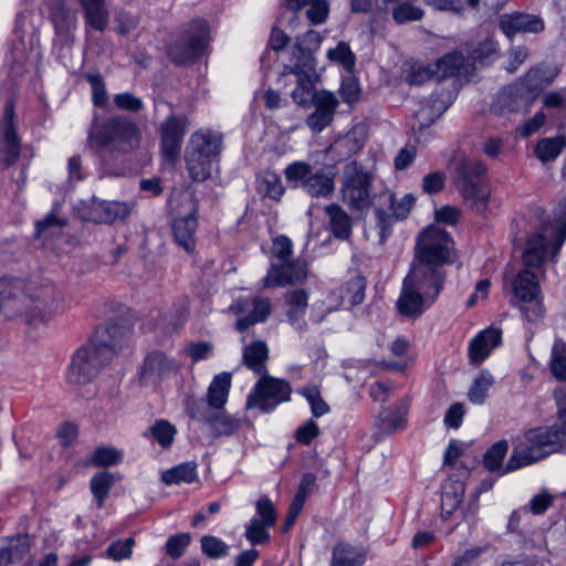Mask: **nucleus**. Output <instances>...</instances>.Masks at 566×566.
<instances>
[{
    "label": "nucleus",
    "instance_id": "obj_1",
    "mask_svg": "<svg viewBox=\"0 0 566 566\" xmlns=\"http://www.w3.org/2000/svg\"><path fill=\"white\" fill-rule=\"evenodd\" d=\"M560 422L558 426L539 427L525 432L505 465L503 460L509 451L507 441L500 440L493 443L483 457L485 469L503 475L528 467L551 453L566 451V411L560 413Z\"/></svg>",
    "mask_w": 566,
    "mask_h": 566
},
{
    "label": "nucleus",
    "instance_id": "obj_2",
    "mask_svg": "<svg viewBox=\"0 0 566 566\" xmlns=\"http://www.w3.org/2000/svg\"><path fill=\"white\" fill-rule=\"evenodd\" d=\"M61 301V293L50 280L0 279V311L8 318L24 316L29 323H44L52 318Z\"/></svg>",
    "mask_w": 566,
    "mask_h": 566
},
{
    "label": "nucleus",
    "instance_id": "obj_3",
    "mask_svg": "<svg viewBox=\"0 0 566 566\" xmlns=\"http://www.w3.org/2000/svg\"><path fill=\"white\" fill-rule=\"evenodd\" d=\"M140 132L126 117L107 119L97 133H91L87 144L104 163H112L138 147Z\"/></svg>",
    "mask_w": 566,
    "mask_h": 566
},
{
    "label": "nucleus",
    "instance_id": "obj_4",
    "mask_svg": "<svg viewBox=\"0 0 566 566\" xmlns=\"http://www.w3.org/2000/svg\"><path fill=\"white\" fill-rule=\"evenodd\" d=\"M222 145V134L210 128H200L190 136L185 150V161L189 177L193 181L201 182L211 177Z\"/></svg>",
    "mask_w": 566,
    "mask_h": 566
},
{
    "label": "nucleus",
    "instance_id": "obj_5",
    "mask_svg": "<svg viewBox=\"0 0 566 566\" xmlns=\"http://www.w3.org/2000/svg\"><path fill=\"white\" fill-rule=\"evenodd\" d=\"M340 195L350 211L368 210L374 200L373 175L356 160L346 164L340 177Z\"/></svg>",
    "mask_w": 566,
    "mask_h": 566
},
{
    "label": "nucleus",
    "instance_id": "obj_6",
    "mask_svg": "<svg viewBox=\"0 0 566 566\" xmlns=\"http://www.w3.org/2000/svg\"><path fill=\"white\" fill-rule=\"evenodd\" d=\"M284 176L286 181L292 182L294 187L301 185L311 197L326 198L335 189L336 171L333 166L314 171L308 163L293 161L285 167Z\"/></svg>",
    "mask_w": 566,
    "mask_h": 566
},
{
    "label": "nucleus",
    "instance_id": "obj_7",
    "mask_svg": "<svg viewBox=\"0 0 566 566\" xmlns=\"http://www.w3.org/2000/svg\"><path fill=\"white\" fill-rule=\"evenodd\" d=\"M455 171V186L465 202L478 212L484 211L489 198V191L483 185L485 166L474 159H464L458 163Z\"/></svg>",
    "mask_w": 566,
    "mask_h": 566
},
{
    "label": "nucleus",
    "instance_id": "obj_8",
    "mask_svg": "<svg viewBox=\"0 0 566 566\" xmlns=\"http://www.w3.org/2000/svg\"><path fill=\"white\" fill-rule=\"evenodd\" d=\"M452 249L450 234L439 227L430 226L417 237L413 260L443 269L450 261Z\"/></svg>",
    "mask_w": 566,
    "mask_h": 566
},
{
    "label": "nucleus",
    "instance_id": "obj_9",
    "mask_svg": "<svg viewBox=\"0 0 566 566\" xmlns=\"http://www.w3.org/2000/svg\"><path fill=\"white\" fill-rule=\"evenodd\" d=\"M292 388L289 381L262 375L247 397V408H258L262 412L274 410L291 399Z\"/></svg>",
    "mask_w": 566,
    "mask_h": 566
},
{
    "label": "nucleus",
    "instance_id": "obj_10",
    "mask_svg": "<svg viewBox=\"0 0 566 566\" xmlns=\"http://www.w3.org/2000/svg\"><path fill=\"white\" fill-rule=\"evenodd\" d=\"M208 40V23L202 19H195L184 34L169 45L168 54L178 64L192 61L203 53Z\"/></svg>",
    "mask_w": 566,
    "mask_h": 566
},
{
    "label": "nucleus",
    "instance_id": "obj_11",
    "mask_svg": "<svg viewBox=\"0 0 566 566\" xmlns=\"http://www.w3.org/2000/svg\"><path fill=\"white\" fill-rule=\"evenodd\" d=\"M536 96L526 78H518L515 82L504 86L496 95L492 105L494 113L499 115H510L513 113L527 112Z\"/></svg>",
    "mask_w": 566,
    "mask_h": 566
},
{
    "label": "nucleus",
    "instance_id": "obj_12",
    "mask_svg": "<svg viewBox=\"0 0 566 566\" xmlns=\"http://www.w3.org/2000/svg\"><path fill=\"white\" fill-rule=\"evenodd\" d=\"M109 359L91 342L78 348L72 357L67 380L72 384H87L95 378Z\"/></svg>",
    "mask_w": 566,
    "mask_h": 566
},
{
    "label": "nucleus",
    "instance_id": "obj_13",
    "mask_svg": "<svg viewBox=\"0 0 566 566\" xmlns=\"http://www.w3.org/2000/svg\"><path fill=\"white\" fill-rule=\"evenodd\" d=\"M446 276L444 269L412 260L403 282L423 293L427 298L436 301L443 289Z\"/></svg>",
    "mask_w": 566,
    "mask_h": 566
},
{
    "label": "nucleus",
    "instance_id": "obj_14",
    "mask_svg": "<svg viewBox=\"0 0 566 566\" xmlns=\"http://www.w3.org/2000/svg\"><path fill=\"white\" fill-rule=\"evenodd\" d=\"M512 292L516 301L533 306V308H528L526 305L521 307L528 321H535L542 316L543 308L538 300L539 283L532 271L526 269L515 276L512 283Z\"/></svg>",
    "mask_w": 566,
    "mask_h": 566
},
{
    "label": "nucleus",
    "instance_id": "obj_15",
    "mask_svg": "<svg viewBox=\"0 0 566 566\" xmlns=\"http://www.w3.org/2000/svg\"><path fill=\"white\" fill-rule=\"evenodd\" d=\"M20 149L14 104L12 101H8L4 105L0 129V161L6 167L13 165L19 159Z\"/></svg>",
    "mask_w": 566,
    "mask_h": 566
},
{
    "label": "nucleus",
    "instance_id": "obj_16",
    "mask_svg": "<svg viewBox=\"0 0 566 566\" xmlns=\"http://www.w3.org/2000/svg\"><path fill=\"white\" fill-rule=\"evenodd\" d=\"M255 510L258 516L247 525L244 536L252 545H260L269 542L268 528L276 523V512L268 496H261L256 501Z\"/></svg>",
    "mask_w": 566,
    "mask_h": 566
},
{
    "label": "nucleus",
    "instance_id": "obj_17",
    "mask_svg": "<svg viewBox=\"0 0 566 566\" xmlns=\"http://www.w3.org/2000/svg\"><path fill=\"white\" fill-rule=\"evenodd\" d=\"M294 74L296 76V87L292 92L293 101L304 107L312 106L321 92L314 87L315 65H285L282 75Z\"/></svg>",
    "mask_w": 566,
    "mask_h": 566
},
{
    "label": "nucleus",
    "instance_id": "obj_18",
    "mask_svg": "<svg viewBox=\"0 0 566 566\" xmlns=\"http://www.w3.org/2000/svg\"><path fill=\"white\" fill-rule=\"evenodd\" d=\"M187 119L185 117L169 116L160 125L161 151L166 160L174 164L180 154L181 144L186 134Z\"/></svg>",
    "mask_w": 566,
    "mask_h": 566
},
{
    "label": "nucleus",
    "instance_id": "obj_19",
    "mask_svg": "<svg viewBox=\"0 0 566 566\" xmlns=\"http://www.w3.org/2000/svg\"><path fill=\"white\" fill-rule=\"evenodd\" d=\"M190 416L198 421L207 422L216 438L233 434L242 424V419L228 413L223 408L201 412L198 406L190 410Z\"/></svg>",
    "mask_w": 566,
    "mask_h": 566
},
{
    "label": "nucleus",
    "instance_id": "obj_20",
    "mask_svg": "<svg viewBox=\"0 0 566 566\" xmlns=\"http://www.w3.org/2000/svg\"><path fill=\"white\" fill-rule=\"evenodd\" d=\"M307 275V264L304 260H289L283 264H272L268 276L263 279L264 286L295 284Z\"/></svg>",
    "mask_w": 566,
    "mask_h": 566
},
{
    "label": "nucleus",
    "instance_id": "obj_21",
    "mask_svg": "<svg viewBox=\"0 0 566 566\" xmlns=\"http://www.w3.org/2000/svg\"><path fill=\"white\" fill-rule=\"evenodd\" d=\"M134 206L123 201L93 199L88 208V220L95 223L123 221L130 214Z\"/></svg>",
    "mask_w": 566,
    "mask_h": 566
},
{
    "label": "nucleus",
    "instance_id": "obj_22",
    "mask_svg": "<svg viewBox=\"0 0 566 566\" xmlns=\"http://www.w3.org/2000/svg\"><path fill=\"white\" fill-rule=\"evenodd\" d=\"M423 293L402 281L401 292L396 302L399 314L407 318L420 317L432 304Z\"/></svg>",
    "mask_w": 566,
    "mask_h": 566
},
{
    "label": "nucleus",
    "instance_id": "obj_23",
    "mask_svg": "<svg viewBox=\"0 0 566 566\" xmlns=\"http://www.w3.org/2000/svg\"><path fill=\"white\" fill-rule=\"evenodd\" d=\"M129 337V331L118 324L101 326L95 331L94 337L90 340L98 350L106 354L111 360L114 353L120 349Z\"/></svg>",
    "mask_w": 566,
    "mask_h": 566
},
{
    "label": "nucleus",
    "instance_id": "obj_24",
    "mask_svg": "<svg viewBox=\"0 0 566 566\" xmlns=\"http://www.w3.org/2000/svg\"><path fill=\"white\" fill-rule=\"evenodd\" d=\"M366 133L363 127H355L345 135L339 136L324 151L331 154L333 159L342 161L357 154L365 145Z\"/></svg>",
    "mask_w": 566,
    "mask_h": 566
},
{
    "label": "nucleus",
    "instance_id": "obj_25",
    "mask_svg": "<svg viewBox=\"0 0 566 566\" xmlns=\"http://www.w3.org/2000/svg\"><path fill=\"white\" fill-rule=\"evenodd\" d=\"M176 369L174 360L163 352H151L145 359L140 369V380L145 385L156 384Z\"/></svg>",
    "mask_w": 566,
    "mask_h": 566
},
{
    "label": "nucleus",
    "instance_id": "obj_26",
    "mask_svg": "<svg viewBox=\"0 0 566 566\" xmlns=\"http://www.w3.org/2000/svg\"><path fill=\"white\" fill-rule=\"evenodd\" d=\"M196 212V206L191 203L186 216L177 217L172 222L175 240L187 252H192L196 247V232L198 228Z\"/></svg>",
    "mask_w": 566,
    "mask_h": 566
},
{
    "label": "nucleus",
    "instance_id": "obj_27",
    "mask_svg": "<svg viewBox=\"0 0 566 566\" xmlns=\"http://www.w3.org/2000/svg\"><path fill=\"white\" fill-rule=\"evenodd\" d=\"M312 105L315 111L308 116L307 125L312 130L321 132L333 120L338 99L333 93L322 91Z\"/></svg>",
    "mask_w": 566,
    "mask_h": 566
},
{
    "label": "nucleus",
    "instance_id": "obj_28",
    "mask_svg": "<svg viewBox=\"0 0 566 566\" xmlns=\"http://www.w3.org/2000/svg\"><path fill=\"white\" fill-rule=\"evenodd\" d=\"M500 28L511 38L518 32L539 33L544 30L545 24L537 15L516 12L502 15L500 18Z\"/></svg>",
    "mask_w": 566,
    "mask_h": 566
},
{
    "label": "nucleus",
    "instance_id": "obj_29",
    "mask_svg": "<svg viewBox=\"0 0 566 566\" xmlns=\"http://www.w3.org/2000/svg\"><path fill=\"white\" fill-rule=\"evenodd\" d=\"M409 400L402 399L395 407L384 409L377 417L375 426L385 434L402 430L407 427V415L409 412Z\"/></svg>",
    "mask_w": 566,
    "mask_h": 566
},
{
    "label": "nucleus",
    "instance_id": "obj_30",
    "mask_svg": "<svg viewBox=\"0 0 566 566\" xmlns=\"http://www.w3.org/2000/svg\"><path fill=\"white\" fill-rule=\"evenodd\" d=\"M502 333L497 328H486L479 333L469 345V356L473 364H480L501 344Z\"/></svg>",
    "mask_w": 566,
    "mask_h": 566
},
{
    "label": "nucleus",
    "instance_id": "obj_31",
    "mask_svg": "<svg viewBox=\"0 0 566 566\" xmlns=\"http://www.w3.org/2000/svg\"><path fill=\"white\" fill-rule=\"evenodd\" d=\"M322 36L318 32L310 30L296 38L292 50L291 64L316 66L313 54L321 48Z\"/></svg>",
    "mask_w": 566,
    "mask_h": 566
},
{
    "label": "nucleus",
    "instance_id": "obj_32",
    "mask_svg": "<svg viewBox=\"0 0 566 566\" xmlns=\"http://www.w3.org/2000/svg\"><path fill=\"white\" fill-rule=\"evenodd\" d=\"M381 9L390 12L398 24L417 22L424 17V10L413 3V0H380Z\"/></svg>",
    "mask_w": 566,
    "mask_h": 566
},
{
    "label": "nucleus",
    "instance_id": "obj_33",
    "mask_svg": "<svg viewBox=\"0 0 566 566\" xmlns=\"http://www.w3.org/2000/svg\"><path fill=\"white\" fill-rule=\"evenodd\" d=\"M49 9L57 35L66 36L76 28V12L65 0H49Z\"/></svg>",
    "mask_w": 566,
    "mask_h": 566
},
{
    "label": "nucleus",
    "instance_id": "obj_34",
    "mask_svg": "<svg viewBox=\"0 0 566 566\" xmlns=\"http://www.w3.org/2000/svg\"><path fill=\"white\" fill-rule=\"evenodd\" d=\"M287 305L286 316L289 322L297 329L304 331L306 323L304 315L308 306V293L303 289H295L285 294Z\"/></svg>",
    "mask_w": 566,
    "mask_h": 566
},
{
    "label": "nucleus",
    "instance_id": "obj_35",
    "mask_svg": "<svg viewBox=\"0 0 566 566\" xmlns=\"http://www.w3.org/2000/svg\"><path fill=\"white\" fill-rule=\"evenodd\" d=\"M365 551L349 542L339 541L332 548L331 566H363Z\"/></svg>",
    "mask_w": 566,
    "mask_h": 566
},
{
    "label": "nucleus",
    "instance_id": "obj_36",
    "mask_svg": "<svg viewBox=\"0 0 566 566\" xmlns=\"http://www.w3.org/2000/svg\"><path fill=\"white\" fill-rule=\"evenodd\" d=\"M29 549L30 537L28 535H17L0 539V566L22 559Z\"/></svg>",
    "mask_w": 566,
    "mask_h": 566
},
{
    "label": "nucleus",
    "instance_id": "obj_37",
    "mask_svg": "<svg viewBox=\"0 0 566 566\" xmlns=\"http://www.w3.org/2000/svg\"><path fill=\"white\" fill-rule=\"evenodd\" d=\"M269 358V348L262 340H255L243 347L242 363L256 375L268 374L266 360Z\"/></svg>",
    "mask_w": 566,
    "mask_h": 566
},
{
    "label": "nucleus",
    "instance_id": "obj_38",
    "mask_svg": "<svg viewBox=\"0 0 566 566\" xmlns=\"http://www.w3.org/2000/svg\"><path fill=\"white\" fill-rule=\"evenodd\" d=\"M83 8L86 23L96 31L103 32L109 22L106 0H78Z\"/></svg>",
    "mask_w": 566,
    "mask_h": 566
},
{
    "label": "nucleus",
    "instance_id": "obj_39",
    "mask_svg": "<svg viewBox=\"0 0 566 566\" xmlns=\"http://www.w3.org/2000/svg\"><path fill=\"white\" fill-rule=\"evenodd\" d=\"M231 388V374L221 373L217 375L208 387L207 402L208 410L221 409L228 401L229 391Z\"/></svg>",
    "mask_w": 566,
    "mask_h": 566
},
{
    "label": "nucleus",
    "instance_id": "obj_40",
    "mask_svg": "<svg viewBox=\"0 0 566 566\" xmlns=\"http://www.w3.org/2000/svg\"><path fill=\"white\" fill-rule=\"evenodd\" d=\"M333 234L338 239H348L352 234V221L348 213L337 203L325 208Z\"/></svg>",
    "mask_w": 566,
    "mask_h": 566
},
{
    "label": "nucleus",
    "instance_id": "obj_41",
    "mask_svg": "<svg viewBox=\"0 0 566 566\" xmlns=\"http://www.w3.org/2000/svg\"><path fill=\"white\" fill-rule=\"evenodd\" d=\"M448 109V105L446 102L437 94L430 95L420 106V108L416 112V118L419 123L420 127H428L436 119H438Z\"/></svg>",
    "mask_w": 566,
    "mask_h": 566
},
{
    "label": "nucleus",
    "instance_id": "obj_42",
    "mask_svg": "<svg viewBox=\"0 0 566 566\" xmlns=\"http://www.w3.org/2000/svg\"><path fill=\"white\" fill-rule=\"evenodd\" d=\"M548 252V243L541 233L531 237L523 252V261L527 268H538Z\"/></svg>",
    "mask_w": 566,
    "mask_h": 566
},
{
    "label": "nucleus",
    "instance_id": "obj_43",
    "mask_svg": "<svg viewBox=\"0 0 566 566\" xmlns=\"http://www.w3.org/2000/svg\"><path fill=\"white\" fill-rule=\"evenodd\" d=\"M271 313V304L268 298L254 297L252 301V310L245 316L237 321L235 328L244 332L256 323L264 322Z\"/></svg>",
    "mask_w": 566,
    "mask_h": 566
},
{
    "label": "nucleus",
    "instance_id": "obj_44",
    "mask_svg": "<svg viewBox=\"0 0 566 566\" xmlns=\"http://www.w3.org/2000/svg\"><path fill=\"white\" fill-rule=\"evenodd\" d=\"M377 200H379V205L386 206L396 219H405L415 203L412 195H405L397 201L395 195L390 191L380 193Z\"/></svg>",
    "mask_w": 566,
    "mask_h": 566
},
{
    "label": "nucleus",
    "instance_id": "obj_45",
    "mask_svg": "<svg viewBox=\"0 0 566 566\" xmlns=\"http://www.w3.org/2000/svg\"><path fill=\"white\" fill-rule=\"evenodd\" d=\"M436 69L441 77L465 74L467 60L461 53L451 52L437 62Z\"/></svg>",
    "mask_w": 566,
    "mask_h": 566
},
{
    "label": "nucleus",
    "instance_id": "obj_46",
    "mask_svg": "<svg viewBox=\"0 0 566 566\" xmlns=\"http://www.w3.org/2000/svg\"><path fill=\"white\" fill-rule=\"evenodd\" d=\"M366 280L361 275L353 276L345 285L340 286L339 293L343 303L350 306L359 305L365 300Z\"/></svg>",
    "mask_w": 566,
    "mask_h": 566
},
{
    "label": "nucleus",
    "instance_id": "obj_47",
    "mask_svg": "<svg viewBox=\"0 0 566 566\" xmlns=\"http://www.w3.org/2000/svg\"><path fill=\"white\" fill-rule=\"evenodd\" d=\"M566 146V139L563 136L542 138L535 147V155L542 163L555 160Z\"/></svg>",
    "mask_w": 566,
    "mask_h": 566
},
{
    "label": "nucleus",
    "instance_id": "obj_48",
    "mask_svg": "<svg viewBox=\"0 0 566 566\" xmlns=\"http://www.w3.org/2000/svg\"><path fill=\"white\" fill-rule=\"evenodd\" d=\"M197 476V465L193 462H185L165 471L161 481L167 485L191 483Z\"/></svg>",
    "mask_w": 566,
    "mask_h": 566
},
{
    "label": "nucleus",
    "instance_id": "obj_49",
    "mask_svg": "<svg viewBox=\"0 0 566 566\" xmlns=\"http://www.w3.org/2000/svg\"><path fill=\"white\" fill-rule=\"evenodd\" d=\"M497 57V42L493 38H486L474 48L469 59L474 67L492 63Z\"/></svg>",
    "mask_w": 566,
    "mask_h": 566
},
{
    "label": "nucleus",
    "instance_id": "obj_50",
    "mask_svg": "<svg viewBox=\"0 0 566 566\" xmlns=\"http://www.w3.org/2000/svg\"><path fill=\"white\" fill-rule=\"evenodd\" d=\"M494 384V377L488 370L481 371L468 391V399L472 403L482 405L486 400L488 392Z\"/></svg>",
    "mask_w": 566,
    "mask_h": 566
},
{
    "label": "nucleus",
    "instance_id": "obj_51",
    "mask_svg": "<svg viewBox=\"0 0 566 566\" xmlns=\"http://www.w3.org/2000/svg\"><path fill=\"white\" fill-rule=\"evenodd\" d=\"M115 483L114 475L108 471L98 472L91 479V492L94 495L97 506L102 507L106 497L108 496L109 490Z\"/></svg>",
    "mask_w": 566,
    "mask_h": 566
},
{
    "label": "nucleus",
    "instance_id": "obj_52",
    "mask_svg": "<svg viewBox=\"0 0 566 566\" xmlns=\"http://www.w3.org/2000/svg\"><path fill=\"white\" fill-rule=\"evenodd\" d=\"M303 396L311 407V412L314 417L319 418L329 412L331 408L323 399L321 391L316 385H307L297 390Z\"/></svg>",
    "mask_w": 566,
    "mask_h": 566
},
{
    "label": "nucleus",
    "instance_id": "obj_53",
    "mask_svg": "<svg viewBox=\"0 0 566 566\" xmlns=\"http://www.w3.org/2000/svg\"><path fill=\"white\" fill-rule=\"evenodd\" d=\"M202 553L211 558L219 559L229 555L230 547L221 538L213 535H203L200 539Z\"/></svg>",
    "mask_w": 566,
    "mask_h": 566
},
{
    "label": "nucleus",
    "instance_id": "obj_54",
    "mask_svg": "<svg viewBox=\"0 0 566 566\" xmlns=\"http://www.w3.org/2000/svg\"><path fill=\"white\" fill-rule=\"evenodd\" d=\"M123 459V451L112 447H97L92 453L91 461L95 467L105 468L119 463Z\"/></svg>",
    "mask_w": 566,
    "mask_h": 566
},
{
    "label": "nucleus",
    "instance_id": "obj_55",
    "mask_svg": "<svg viewBox=\"0 0 566 566\" xmlns=\"http://www.w3.org/2000/svg\"><path fill=\"white\" fill-rule=\"evenodd\" d=\"M149 430H150L154 439L164 449L169 448L172 444L175 436L177 433L175 426L164 419L157 420L149 428Z\"/></svg>",
    "mask_w": 566,
    "mask_h": 566
},
{
    "label": "nucleus",
    "instance_id": "obj_56",
    "mask_svg": "<svg viewBox=\"0 0 566 566\" xmlns=\"http://www.w3.org/2000/svg\"><path fill=\"white\" fill-rule=\"evenodd\" d=\"M329 60L339 63L347 72H353L356 64V56L346 42H339L336 48L327 52Z\"/></svg>",
    "mask_w": 566,
    "mask_h": 566
},
{
    "label": "nucleus",
    "instance_id": "obj_57",
    "mask_svg": "<svg viewBox=\"0 0 566 566\" xmlns=\"http://www.w3.org/2000/svg\"><path fill=\"white\" fill-rule=\"evenodd\" d=\"M134 546L135 539L133 537H128L125 541L117 539L109 544L105 552V555L107 558L113 559L115 562L128 559L133 555Z\"/></svg>",
    "mask_w": 566,
    "mask_h": 566
},
{
    "label": "nucleus",
    "instance_id": "obj_58",
    "mask_svg": "<svg viewBox=\"0 0 566 566\" xmlns=\"http://www.w3.org/2000/svg\"><path fill=\"white\" fill-rule=\"evenodd\" d=\"M551 371L556 379L566 381V344L553 347Z\"/></svg>",
    "mask_w": 566,
    "mask_h": 566
},
{
    "label": "nucleus",
    "instance_id": "obj_59",
    "mask_svg": "<svg viewBox=\"0 0 566 566\" xmlns=\"http://www.w3.org/2000/svg\"><path fill=\"white\" fill-rule=\"evenodd\" d=\"M190 543L191 535L189 533H178L172 535L166 542V553L172 559H178L184 555Z\"/></svg>",
    "mask_w": 566,
    "mask_h": 566
},
{
    "label": "nucleus",
    "instance_id": "obj_60",
    "mask_svg": "<svg viewBox=\"0 0 566 566\" xmlns=\"http://www.w3.org/2000/svg\"><path fill=\"white\" fill-rule=\"evenodd\" d=\"M85 78L92 86L93 104L98 107L103 106L107 97L103 76L99 73H87Z\"/></svg>",
    "mask_w": 566,
    "mask_h": 566
},
{
    "label": "nucleus",
    "instance_id": "obj_61",
    "mask_svg": "<svg viewBox=\"0 0 566 566\" xmlns=\"http://www.w3.org/2000/svg\"><path fill=\"white\" fill-rule=\"evenodd\" d=\"M386 209H388L386 206L379 205V200L377 201V206L375 208V216H376V224L379 229V237L380 241L385 240L387 232L391 228L395 220H397L392 212H388Z\"/></svg>",
    "mask_w": 566,
    "mask_h": 566
},
{
    "label": "nucleus",
    "instance_id": "obj_62",
    "mask_svg": "<svg viewBox=\"0 0 566 566\" xmlns=\"http://www.w3.org/2000/svg\"><path fill=\"white\" fill-rule=\"evenodd\" d=\"M272 252L280 264L291 260L293 253L292 241L285 235H279L273 240Z\"/></svg>",
    "mask_w": 566,
    "mask_h": 566
},
{
    "label": "nucleus",
    "instance_id": "obj_63",
    "mask_svg": "<svg viewBox=\"0 0 566 566\" xmlns=\"http://www.w3.org/2000/svg\"><path fill=\"white\" fill-rule=\"evenodd\" d=\"M114 104L117 108L136 113L144 108V102L132 93H119L114 95Z\"/></svg>",
    "mask_w": 566,
    "mask_h": 566
},
{
    "label": "nucleus",
    "instance_id": "obj_64",
    "mask_svg": "<svg viewBox=\"0 0 566 566\" xmlns=\"http://www.w3.org/2000/svg\"><path fill=\"white\" fill-rule=\"evenodd\" d=\"M319 433L318 424L313 419H308L297 428L295 439L301 444L310 446Z\"/></svg>",
    "mask_w": 566,
    "mask_h": 566
}]
</instances>
